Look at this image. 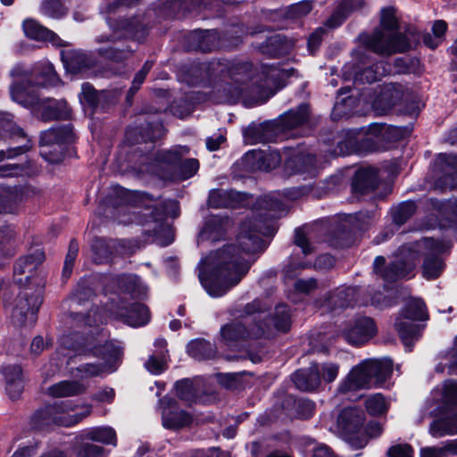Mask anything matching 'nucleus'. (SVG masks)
Segmentation results:
<instances>
[{"mask_svg": "<svg viewBox=\"0 0 457 457\" xmlns=\"http://www.w3.org/2000/svg\"><path fill=\"white\" fill-rule=\"evenodd\" d=\"M288 168L294 172L306 175V177H315L318 173L316 159L311 154H300L295 155L287 162Z\"/></svg>", "mask_w": 457, "mask_h": 457, "instance_id": "nucleus-31", "label": "nucleus"}, {"mask_svg": "<svg viewBox=\"0 0 457 457\" xmlns=\"http://www.w3.org/2000/svg\"><path fill=\"white\" fill-rule=\"evenodd\" d=\"M32 148L30 139H27L19 146L10 147L6 150H0V162L5 160H13L20 155H23ZM35 173L32 162L28 158L18 163H5L0 165V178H11L20 176H31Z\"/></svg>", "mask_w": 457, "mask_h": 457, "instance_id": "nucleus-15", "label": "nucleus"}, {"mask_svg": "<svg viewBox=\"0 0 457 457\" xmlns=\"http://www.w3.org/2000/svg\"><path fill=\"white\" fill-rule=\"evenodd\" d=\"M72 138L73 133L70 126L52 128L41 133L40 145H50L70 142Z\"/></svg>", "mask_w": 457, "mask_h": 457, "instance_id": "nucleus-36", "label": "nucleus"}, {"mask_svg": "<svg viewBox=\"0 0 457 457\" xmlns=\"http://www.w3.org/2000/svg\"><path fill=\"white\" fill-rule=\"evenodd\" d=\"M6 382V392L11 399H17L23 391L21 368L18 365H10L4 369Z\"/></svg>", "mask_w": 457, "mask_h": 457, "instance_id": "nucleus-30", "label": "nucleus"}, {"mask_svg": "<svg viewBox=\"0 0 457 457\" xmlns=\"http://www.w3.org/2000/svg\"><path fill=\"white\" fill-rule=\"evenodd\" d=\"M106 312L111 317L121 320L131 327H140L148 323L150 313L148 308L139 303L129 305L125 297L114 295L106 303Z\"/></svg>", "mask_w": 457, "mask_h": 457, "instance_id": "nucleus-14", "label": "nucleus"}, {"mask_svg": "<svg viewBox=\"0 0 457 457\" xmlns=\"http://www.w3.org/2000/svg\"><path fill=\"white\" fill-rule=\"evenodd\" d=\"M396 91L393 90L389 86H386L382 89L381 93L377 96L373 103V107L378 114H387L392 110L395 104L394 100V95Z\"/></svg>", "mask_w": 457, "mask_h": 457, "instance_id": "nucleus-42", "label": "nucleus"}, {"mask_svg": "<svg viewBox=\"0 0 457 457\" xmlns=\"http://www.w3.org/2000/svg\"><path fill=\"white\" fill-rule=\"evenodd\" d=\"M209 71L211 76L220 78L218 90H222L227 100H236L241 96L244 85L251 78V64L248 62H212Z\"/></svg>", "mask_w": 457, "mask_h": 457, "instance_id": "nucleus-10", "label": "nucleus"}, {"mask_svg": "<svg viewBox=\"0 0 457 457\" xmlns=\"http://www.w3.org/2000/svg\"><path fill=\"white\" fill-rule=\"evenodd\" d=\"M145 369L153 374H161L165 370V355L163 351L156 352V353L149 356L145 363Z\"/></svg>", "mask_w": 457, "mask_h": 457, "instance_id": "nucleus-53", "label": "nucleus"}, {"mask_svg": "<svg viewBox=\"0 0 457 457\" xmlns=\"http://www.w3.org/2000/svg\"><path fill=\"white\" fill-rule=\"evenodd\" d=\"M62 62L66 71L73 74L87 70L93 64L91 58L79 51H73L63 54Z\"/></svg>", "mask_w": 457, "mask_h": 457, "instance_id": "nucleus-33", "label": "nucleus"}, {"mask_svg": "<svg viewBox=\"0 0 457 457\" xmlns=\"http://www.w3.org/2000/svg\"><path fill=\"white\" fill-rule=\"evenodd\" d=\"M87 386L78 380H62L50 386L46 392L54 398H65L83 395Z\"/></svg>", "mask_w": 457, "mask_h": 457, "instance_id": "nucleus-28", "label": "nucleus"}, {"mask_svg": "<svg viewBox=\"0 0 457 457\" xmlns=\"http://www.w3.org/2000/svg\"><path fill=\"white\" fill-rule=\"evenodd\" d=\"M0 137L23 138L26 142L29 139L23 129L13 121V116L3 112H0Z\"/></svg>", "mask_w": 457, "mask_h": 457, "instance_id": "nucleus-38", "label": "nucleus"}, {"mask_svg": "<svg viewBox=\"0 0 457 457\" xmlns=\"http://www.w3.org/2000/svg\"><path fill=\"white\" fill-rule=\"evenodd\" d=\"M176 395L179 398L188 403H195L196 395L193 383L184 379L176 383Z\"/></svg>", "mask_w": 457, "mask_h": 457, "instance_id": "nucleus-51", "label": "nucleus"}, {"mask_svg": "<svg viewBox=\"0 0 457 457\" xmlns=\"http://www.w3.org/2000/svg\"><path fill=\"white\" fill-rule=\"evenodd\" d=\"M361 44L379 54H392L400 46V29L397 9L386 7L381 10L380 25L372 34L360 36Z\"/></svg>", "mask_w": 457, "mask_h": 457, "instance_id": "nucleus-7", "label": "nucleus"}, {"mask_svg": "<svg viewBox=\"0 0 457 457\" xmlns=\"http://www.w3.org/2000/svg\"><path fill=\"white\" fill-rule=\"evenodd\" d=\"M59 82V78L50 63L43 64L39 71V78L37 85L41 87L55 86Z\"/></svg>", "mask_w": 457, "mask_h": 457, "instance_id": "nucleus-50", "label": "nucleus"}, {"mask_svg": "<svg viewBox=\"0 0 457 457\" xmlns=\"http://www.w3.org/2000/svg\"><path fill=\"white\" fill-rule=\"evenodd\" d=\"M188 153L189 148L185 145H176L170 150L158 152L155 157L156 165L161 168L167 166L171 170L170 174L162 177L185 180L195 175L199 162L194 158L183 159Z\"/></svg>", "mask_w": 457, "mask_h": 457, "instance_id": "nucleus-12", "label": "nucleus"}, {"mask_svg": "<svg viewBox=\"0 0 457 457\" xmlns=\"http://www.w3.org/2000/svg\"><path fill=\"white\" fill-rule=\"evenodd\" d=\"M168 206H170V208L173 209V212H172V217L175 218L179 215V205H178V203L176 201H168L166 203H164V204H162L161 207L162 209L160 210L159 207H158V204H154V205L151 206V208L153 209V211L151 212V219L153 220H159L162 218V215L167 212V211L165 210V208H167Z\"/></svg>", "mask_w": 457, "mask_h": 457, "instance_id": "nucleus-56", "label": "nucleus"}, {"mask_svg": "<svg viewBox=\"0 0 457 457\" xmlns=\"http://www.w3.org/2000/svg\"><path fill=\"white\" fill-rule=\"evenodd\" d=\"M295 244L302 249V252L304 255L312 253L314 250L303 231L300 228L295 229Z\"/></svg>", "mask_w": 457, "mask_h": 457, "instance_id": "nucleus-59", "label": "nucleus"}, {"mask_svg": "<svg viewBox=\"0 0 457 457\" xmlns=\"http://www.w3.org/2000/svg\"><path fill=\"white\" fill-rule=\"evenodd\" d=\"M428 211L426 221L422 224L423 228H445L453 218L457 217V199L445 201L430 199L428 204Z\"/></svg>", "mask_w": 457, "mask_h": 457, "instance_id": "nucleus-16", "label": "nucleus"}, {"mask_svg": "<svg viewBox=\"0 0 457 457\" xmlns=\"http://www.w3.org/2000/svg\"><path fill=\"white\" fill-rule=\"evenodd\" d=\"M448 248L449 245L445 243L433 238L404 245L402 246V278H411L414 276L422 249L428 252L422 266L423 277L426 279L438 278L445 266L438 254L446 252Z\"/></svg>", "mask_w": 457, "mask_h": 457, "instance_id": "nucleus-4", "label": "nucleus"}, {"mask_svg": "<svg viewBox=\"0 0 457 457\" xmlns=\"http://www.w3.org/2000/svg\"><path fill=\"white\" fill-rule=\"evenodd\" d=\"M428 320L424 302L413 297L408 288L402 287V344L405 352H411L424 326L420 321Z\"/></svg>", "mask_w": 457, "mask_h": 457, "instance_id": "nucleus-9", "label": "nucleus"}, {"mask_svg": "<svg viewBox=\"0 0 457 457\" xmlns=\"http://www.w3.org/2000/svg\"><path fill=\"white\" fill-rule=\"evenodd\" d=\"M81 101H85L91 106L97 104L98 96L96 89L88 83H84L81 87Z\"/></svg>", "mask_w": 457, "mask_h": 457, "instance_id": "nucleus-61", "label": "nucleus"}, {"mask_svg": "<svg viewBox=\"0 0 457 457\" xmlns=\"http://www.w3.org/2000/svg\"><path fill=\"white\" fill-rule=\"evenodd\" d=\"M272 320L276 329L282 332L288 331L291 325L288 307L285 304L277 305Z\"/></svg>", "mask_w": 457, "mask_h": 457, "instance_id": "nucleus-46", "label": "nucleus"}, {"mask_svg": "<svg viewBox=\"0 0 457 457\" xmlns=\"http://www.w3.org/2000/svg\"><path fill=\"white\" fill-rule=\"evenodd\" d=\"M42 303L38 295H29L27 293L20 295L16 299V304L12 313L14 325L21 327L33 326L37 318V312Z\"/></svg>", "mask_w": 457, "mask_h": 457, "instance_id": "nucleus-17", "label": "nucleus"}, {"mask_svg": "<svg viewBox=\"0 0 457 457\" xmlns=\"http://www.w3.org/2000/svg\"><path fill=\"white\" fill-rule=\"evenodd\" d=\"M118 284L120 290L129 294L133 298L140 297L145 293L140 278L136 275H122L119 277Z\"/></svg>", "mask_w": 457, "mask_h": 457, "instance_id": "nucleus-41", "label": "nucleus"}, {"mask_svg": "<svg viewBox=\"0 0 457 457\" xmlns=\"http://www.w3.org/2000/svg\"><path fill=\"white\" fill-rule=\"evenodd\" d=\"M293 382L302 391H312L320 386L318 370L312 364L306 370H299L293 375Z\"/></svg>", "mask_w": 457, "mask_h": 457, "instance_id": "nucleus-32", "label": "nucleus"}, {"mask_svg": "<svg viewBox=\"0 0 457 457\" xmlns=\"http://www.w3.org/2000/svg\"><path fill=\"white\" fill-rule=\"evenodd\" d=\"M77 457H103L104 448L90 443L81 444L76 451Z\"/></svg>", "mask_w": 457, "mask_h": 457, "instance_id": "nucleus-55", "label": "nucleus"}, {"mask_svg": "<svg viewBox=\"0 0 457 457\" xmlns=\"http://www.w3.org/2000/svg\"><path fill=\"white\" fill-rule=\"evenodd\" d=\"M160 405L162 408V426L164 428L178 429L192 422L191 415L180 409L174 400L163 397L160 400Z\"/></svg>", "mask_w": 457, "mask_h": 457, "instance_id": "nucleus-19", "label": "nucleus"}, {"mask_svg": "<svg viewBox=\"0 0 457 457\" xmlns=\"http://www.w3.org/2000/svg\"><path fill=\"white\" fill-rule=\"evenodd\" d=\"M367 411L372 416H378L383 414L386 411V403L384 397L376 394L365 402Z\"/></svg>", "mask_w": 457, "mask_h": 457, "instance_id": "nucleus-52", "label": "nucleus"}, {"mask_svg": "<svg viewBox=\"0 0 457 457\" xmlns=\"http://www.w3.org/2000/svg\"><path fill=\"white\" fill-rule=\"evenodd\" d=\"M400 261L395 260L386 264L383 256H377L373 262V272L386 284L396 283L399 278ZM387 287V285H385Z\"/></svg>", "mask_w": 457, "mask_h": 457, "instance_id": "nucleus-29", "label": "nucleus"}, {"mask_svg": "<svg viewBox=\"0 0 457 457\" xmlns=\"http://www.w3.org/2000/svg\"><path fill=\"white\" fill-rule=\"evenodd\" d=\"M259 204L266 212L241 224L237 245H228L210 253L201 263L199 279L211 296H222L241 281L252 264L244 254L262 251V236L273 235L274 220L287 212L284 204L273 195L264 196Z\"/></svg>", "mask_w": 457, "mask_h": 457, "instance_id": "nucleus-1", "label": "nucleus"}, {"mask_svg": "<svg viewBox=\"0 0 457 457\" xmlns=\"http://www.w3.org/2000/svg\"><path fill=\"white\" fill-rule=\"evenodd\" d=\"M326 34V29L320 27L316 29L308 37L307 47L309 52L313 54L320 46L323 37Z\"/></svg>", "mask_w": 457, "mask_h": 457, "instance_id": "nucleus-58", "label": "nucleus"}, {"mask_svg": "<svg viewBox=\"0 0 457 457\" xmlns=\"http://www.w3.org/2000/svg\"><path fill=\"white\" fill-rule=\"evenodd\" d=\"M133 50L129 47L110 46L106 48H99L98 53L101 56L112 62H121L131 56Z\"/></svg>", "mask_w": 457, "mask_h": 457, "instance_id": "nucleus-48", "label": "nucleus"}, {"mask_svg": "<svg viewBox=\"0 0 457 457\" xmlns=\"http://www.w3.org/2000/svg\"><path fill=\"white\" fill-rule=\"evenodd\" d=\"M421 66L417 57L406 55L402 57V74H420Z\"/></svg>", "mask_w": 457, "mask_h": 457, "instance_id": "nucleus-57", "label": "nucleus"}, {"mask_svg": "<svg viewBox=\"0 0 457 457\" xmlns=\"http://www.w3.org/2000/svg\"><path fill=\"white\" fill-rule=\"evenodd\" d=\"M189 38L193 41V49L209 52L216 46L218 36L215 30H195Z\"/></svg>", "mask_w": 457, "mask_h": 457, "instance_id": "nucleus-37", "label": "nucleus"}, {"mask_svg": "<svg viewBox=\"0 0 457 457\" xmlns=\"http://www.w3.org/2000/svg\"><path fill=\"white\" fill-rule=\"evenodd\" d=\"M392 372L390 360L367 359L353 366L339 382L337 394L347 395L370 389L383 383Z\"/></svg>", "mask_w": 457, "mask_h": 457, "instance_id": "nucleus-5", "label": "nucleus"}, {"mask_svg": "<svg viewBox=\"0 0 457 457\" xmlns=\"http://www.w3.org/2000/svg\"><path fill=\"white\" fill-rule=\"evenodd\" d=\"M117 244L118 242L116 240L96 238L92 245L95 262L98 263L108 262L113 254V249L116 247Z\"/></svg>", "mask_w": 457, "mask_h": 457, "instance_id": "nucleus-40", "label": "nucleus"}, {"mask_svg": "<svg viewBox=\"0 0 457 457\" xmlns=\"http://www.w3.org/2000/svg\"><path fill=\"white\" fill-rule=\"evenodd\" d=\"M40 12L49 18L60 19L66 14L67 9L62 0H43Z\"/></svg>", "mask_w": 457, "mask_h": 457, "instance_id": "nucleus-45", "label": "nucleus"}, {"mask_svg": "<svg viewBox=\"0 0 457 457\" xmlns=\"http://www.w3.org/2000/svg\"><path fill=\"white\" fill-rule=\"evenodd\" d=\"M11 96L14 102L31 109L44 121L66 120L71 115L66 101L41 99L33 89L22 83H15L11 87Z\"/></svg>", "mask_w": 457, "mask_h": 457, "instance_id": "nucleus-8", "label": "nucleus"}, {"mask_svg": "<svg viewBox=\"0 0 457 457\" xmlns=\"http://www.w3.org/2000/svg\"><path fill=\"white\" fill-rule=\"evenodd\" d=\"M247 195L235 190L214 189L209 195L208 204L212 208H237L245 206Z\"/></svg>", "mask_w": 457, "mask_h": 457, "instance_id": "nucleus-22", "label": "nucleus"}, {"mask_svg": "<svg viewBox=\"0 0 457 457\" xmlns=\"http://www.w3.org/2000/svg\"><path fill=\"white\" fill-rule=\"evenodd\" d=\"M378 170L375 168H362L355 172L352 182L353 192L364 195L373 191L378 185Z\"/></svg>", "mask_w": 457, "mask_h": 457, "instance_id": "nucleus-26", "label": "nucleus"}, {"mask_svg": "<svg viewBox=\"0 0 457 457\" xmlns=\"http://www.w3.org/2000/svg\"><path fill=\"white\" fill-rule=\"evenodd\" d=\"M420 32L415 26H406L404 32H402V53L414 48L420 43Z\"/></svg>", "mask_w": 457, "mask_h": 457, "instance_id": "nucleus-49", "label": "nucleus"}, {"mask_svg": "<svg viewBox=\"0 0 457 457\" xmlns=\"http://www.w3.org/2000/svg\"><path fill=\"white\" fill-rule=\"evenodd\" d=\"M375 129H379L383 138L388 141H396L400 137V129L398 127H391L383 125H376Z\"/></svg>", "mask_w": 457, "mask_h": 457, "instance_id": "nucleus-63", "label": "nucleus"}, {"mask_svg": "<svg viewBox=\"0 0 457 457\" xmlns=\"http://www.w3.org/2000/svg\"><path fill=\"white\" fill-rule=\"evenodd\" d=\"M45 260V254L42 251L37 250L34 253L20 258L14 265V275L28 274L25 280L29 279V275L38 267Z\"/></svg>", "mask_w": 457, "mask_h": 457, "instance_id": "nucleus-34", "label": "nucleus"}, {"mask_svg": "<svg viewBox=\"0 0 457 457\" xmlns=\"http://www.w3.org/2000/svg\"><path fill=\"white\" fill-rule=\"evenodd\" d=\"M308 105L300 104L296 109L289 110L277 121H268L259 126L249 127L245 132L249 144L269 143L290 137L289 132L308 120Z\"/></svg>", "mask_w": 457, "mask_h": 457, "instance_id": "nucleus-6", "label": "nucleus"}, {"mask_svg": "<svg viewBox=\"0 0 457 457\" xmlns=\"http://www.w3.org/2000/svg\"><path fill=\"white\" fill-rule=\"evenodd\" d=\"M318 370V376L320 377V382L321 380L331 383L338 376L340 366L334 362H323V363H312Z\"/></svg>", "mask_w": 457, "mask_h": 457, "instance_id": "nucleus-47", "label": "nucleus"}, {"mask_svg": "<svg viewBox=\"0 0 457 457\" xmlns=\"http://www.w3.org/2000/svg\"><path fill=\"white\" fill-rule=\"evenodd\" d=\"M75 407L76 405L73 401L71 400L47 404L32 416V424L36 428H41L52 424L71 427L79 423L92 412V406L90 404H85L83 405V411L69 414L70 411H74Z\"/></svg>", "mask_w": 457, "mask_h": 457, "instance_id": "nucleus-11", "label": "nucleus"}, {"mask_svg": "<svg viewBox=\"0 0 457 457\" xmlns=\"http://www.w3.org/2000/svg\"><path fill=\"white\" fill-rule=\"evenodd\" d=\"M128 37H133L137 41L145 38L147 29L138 18H133L129 21H124L121 24Z\"/></svg>", "mask_w": 457, "mask_h": 457, "instance_id": "nucleus-44", "label": "nucleus"}, {"mask_svg": "<svg viewBox=\"0 0 457 457\" xmlns=\"http://www.w3.org/2000/svg\"><path fill=\"white\" fill-rule=\"evenodd\" d=\"M289 48L290 46L286 38L278 34L271 36L260 46L262 53L272 57L287 54Z\"/></svg>", "mask_w": 457, "mask_h": 457, "instance_id": "nucleus-39", "label": "nucleus"}, {"mask_svg": "<svg viewBox=\"0 0 457 457\" xmlns=\"http://www.w3.org/2000/svg\"><path fill=\"white\" fill-rule=\"evenodd\" d=\"M230 227L231 220L228 217H211L205 221L199 234V240L212 242L220 240L226 236Z\"/></svg>", "mask_w": 457, "mask_h": 457, "instance_id": "nucleus-25", "label": "nucleus"}, {"mask_svg": "<svg viewBox=\"0 0 457 457\" xmlns=\"http://www.w3.org/2000/svg\"><path fill=\"white\" fill-rule=\"evenodd\" d=\"M376 334L374 321L368 317L355 320L353 326L344 332V337L352 345H361L370 340Z\"/></svg>", "mask_w": 457, "mask_h": 457, "instance_id": "nucleus-24", "label": "nucleus"}, {"mask_svg": "<svg viewBox=\"0 0 457 457\" xmlns=\"http://www.w3.org/2000/svg\"><path fill=\"white\" fill-rule=\"evenodd\" d=\"M267 307L262 301L255 299L245 305L235 320L220 328V337L224 344L229 347L241 341L260 338L268 332Z\"/></svg>", "mask_w": 457, "mask_h": 457, "instance_id": "nucleus-3", "label": "nucleus"}, {"mask_svg": "<svg viewBox=\"0 0 457 457\" xmlns=\"http://www.w3.org/2000/svg\"><path fill=\"white\" fill-rule=\"evenodd\" d=\"M364 5V0H339L337 7L347 17L352 12L361 9Z\"/></svg>", "mask_w": 457, "mask_h": 457, "instance_id": "nucleus-62", "label": "nucleus"}, {"mask_svg": "<svg viewBox=\"0 0 457 457\" xmlns=\"http://www.w3.org/2000/svg\"><path fill=\"white\" fill-rule=\"evenodd\" d=\"M420 457H448L445 442L441 446H426L420 451Z\"/></svg>", "mask_w": 457, "mask_h": 457, "instance_id": "nucleus-60", "label": "nucleus"}, {"mask_svg": "<svg viewBox=\"0 0 457 457\" xmlns=\"http://www.w3.org/2000/svg\"><path fill=\"white\" fill-rule=\"evenodd\" d=\"M188 354L195 360H211L216 356L217 350L214 345L204 339H195L187 345Z\"/></svg>", "mask_w": 457, "mask_h": 457, "instance_id": "nucleus-35", "label": "nucleus"}, {"mask_svg": "<svg viewBox=\"0 0 457 457\" xmlns=\"http://www.w3.org/2000/svg\"><path fill=\"white\" fill-rule=\"evenodd\" d=\"M318 283L315 278L298 279L295 282V289L303 294H309L317 288Z\"/></svg>", "mask_w": 457, "mask_h": 457, "instance_id": "nucleus-64", "label": "nucleus"}, {"mask_svg": "<svg viewBox=\"0 0 457 457\" xmlns=\"http://www.w3.org/2000/svg\"><path fill=\"white\" fill-rule=\"evenodd\" d=\"M360 288L353 287H341L330 293L326 299V305L331 310L344 309L355 304H362L358 299Z\"/></svg>", "mask_w": 457, "mask_h": 457, "instance_id": "nucleus-23", "label": "nucleus"}, {"mask_svg": "<svg viewBox=\"0 0 457 457\" xmlns=\"http://www.w3.org/2000/svg\"><path fill=\"white\" fill-rule=\"evenodd\" d=\"M86 438L106 445H116V433L112 428H96L86 434Z\"/></svg>", "mask_w": 457, "mask_h": 457, "instance_id": "nucleus-43", "label": "nucleus"}, {"mask_svg": "<svg viewBox=\"0 0 457 457\" xmlns=\"http://www.w3.org/2000/svg\"><path fill=\"white\" fill-rule=\"evenodd\" d=\"M429 434L434 438H440L446 436L457 434V405L446 404L444 407L442 415L435 420L429 426Z\"/></svg>", "mask_w": 457, "mask_h": 457, "instance_id": "nucleus-20", "label": "nucleus"}, {"mask_svg": "<svg viewBox=\"0 0 457 457\" xmlns=\"http://www.w3.org/2000/svg\"><path fill=\"white\" fill-rule=\"evenodd\" d=\"M423 106L422 98L417 91L406 90L402 92V119L403 117L409 118L407 125L402 127V140L405 136L411 135L413 122Z\"/></svg>", "mask_w": 457, "mask_h": 457, "instance_id": "nucleus-21", "label": "nucleus"}, {"mask_svg": "<svg viewBox=\"0 0 457 457\" xmlns=\"http://www.w3.org/2000/svg\"><path fill=\"white\" fill-rule=\"evenodd\" d=\"M79 252V245L77 241L71 240L69 245L68 253L66 254L62 276L64 278H69L72 272V267L75 262V259L78 255Z\"/></svg>", "mask_w": 457, "mask_h": 457, "instance_id": "nucleus-54", "label": "nucleus"}, {"mask_svg": "<svg viewBox=\"0 0 457 457\" xmlns=\"http://www.w3.org/2000/svg\"><path fill=\"white\" fill-rule=\"evenodd\" d=\"M25 35L34 40L49 41L54 46H65L63 41L52 30L33 19H27L22 24Z\"/></svg>", "mask_w": 457, "mask_h": 457, "instance_id": "nucleus-27", "label": "nucleus"}, {"mask_svg": "<svg viewBox=\"0 0 457 457\" xmlns=\"http://www.w3.org/2000/svg\"><path fill=\"white\" fill-rule=\"evenodd\" d=\"M62 345L75 352L79 355H88L101 358L103 363H84L75 369V376L90 378L101 376L106 371H113V364L121 353L120 347L108 342L104 336H83L79 332L65 335L61 339Z\"/></svg>", "mask_w": 457, "mask_h": 457, "instance_id": "nucleus-2", "label": "nucleus"}, {"mask_svg": "<svg viewBox=\"0 0 457 457\" xmlns=\"http://www.w3.org/2000/svg\"><path fill=\"white\" fill-rule=\"evenodd\" d=\"M365 421L362 410L356 407L343 409L337 416V429L353 449H361L368 444V438L360 435Z\"/></svg>", "mask_w": 457, "mask_h": 457, "instance_id": "nucleus-13", "label": "nucleus"}, {"mask_svg": "<svg viewBox=\"0 0 457 457\" xmlns=\"http://www.w3.org/2000/svg\"><path fill=\"white\" fill-rule=\"evenodd\" d=\"M241 162L248 171H268L276 169L280 164L281 156L276 151L252 150L244 155Z\"/></svg>", "mask_w": 457, "mask_h": 457, "instance_id": "nucleus-18", "label": "nucleus"}]
</instances>
